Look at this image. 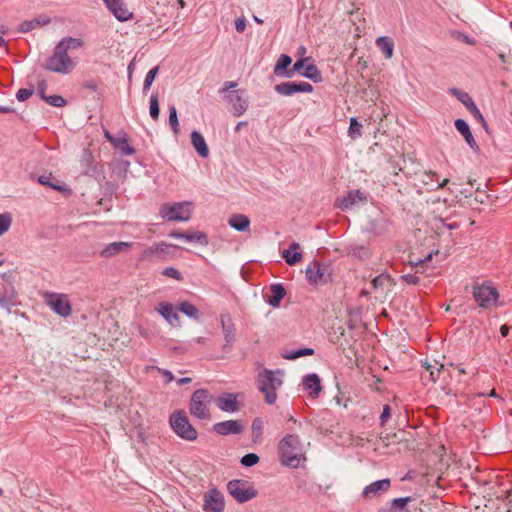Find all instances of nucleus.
<instances>
[{"mask_svg": "<svg viewBox=\"0 0 512 512\" xmlns=\"http://www.w3.org/2000/svg\"><path fill=\"white\" fill-rule=\"evenodd\" d=\"M44 102L50 106L58 107V108L64 107L67 105V100L63 96L58 95V94L48 95L47 98H45Z\"/></svg>", "mask_w": 512, "mask_h": 512, "instance_id": "54", "label": "nucleus"}, {"mask_svg": "<svg viewBox=\"0 0 512 512\" xmlns=\"http://www.w3.org/2000/svg\"><path fill=\"white\" fill-rule=\"evenodd\" d=\"M194 204L190 201L165 203L160 207V216L169 221H189L192 217Z\"/></svg>", "mask_w": 512, "mask_h": 512, "instance_id": "8", "label": "nucleus"}, {"mask_svg": "<svg viewBox=\"0 0 512 512\" xmlns=\"http://www.w3.org/2000/svg\"><path fill=\"white\" fill-rule=\"evenodd\" d=\"M282 258L289 266H294L299 263L303 255L300 252V245L297 242H292L287 249L282 252Z\"/></svg>", "mask_w": 512, "mask_h": 512, "instance_id": "36", "label": "nucleus"}, {"mask_svg": "<svg viewBox=\"0 0 512 512\" xmlns=\"http://www.w3.org/2000/svg\"><path fill=\"white\" fill-rule=\"evenodd\" d=\"M169 425L172 431L185 441H195L198 438V431L190 423L186 412L182 409L175 410L169 416Z\"/></svg>", "mask_w": 512, "mask_h": 512, "instance_id": "6", "label": "nucleus"}, {"mask_svg": "<svg viewBox=\"0 0 512 512\" xmlns=\"http://www.w3.org/2000/svg\"><path fill=\"white\" fill-rule=\"evenodd\" d=\"M246 24H247V21H246L245 17L242 16V17L236 18L234 21L235 30L238 33H243L245 31Z\"/></svg>", "mask_w": 512, "mask_h": 512, "instance_id": "64", "label": "nucleus"}, {"mask_svg": "<svg viewBox=\"0 0 512 512\" xmlns=\"http://www.w3.org/2000/svg\"><path fill=\"white\" fill-rule=\"evenodd\" d=\"M113 165V173H115L119 179L125 180L130 167V162L128 160L120 159Z\"/></svg>", "mask_w": 512, "mask_h": 512, "instance_id": "46", "label": "nucleus"}, {"mask_svg": "<svg viewBox=\"0 0 512 512\" xmlns=\"http://www.w3.org/2000/svg\"><path fill=\"white\" fill-rule=\"evenodd\" d=\"M80 85L81 88L88 89L96 93L98 95V99L103 98L105 90L103 88V81L100 78L84 80Z\"/></svg>", "mask_w": 512, "mask_h": 512, "instance_id": "43", "label": "nucleus"}, {"mask_svg": "<svg viewBox=\"0 0 512 512\" xmlns=\"http://www.w3.org/2000/svg\"><path fill=\"white\" fill-rule=\"evenodd\" d=\"M149 104H150V106H149L150 117L154 121H157L159 119V115H160V104H159L158 93L151 94Z\"/></svg>", "mask_w": 512, "mask_h": 512, "instance_id": "49", "label": "nucleus"}, {"mask_svg": "<svg viewBox=\"0 0 512 512\" xmlns=\"http://www.w3.org/2000/svg\"><path fill=\"white\" fill-rule=\"evenodd\" d=\"M80 165L83 169V173L89 177L98 179L104 173L103 165H98L94 163V156L89 148L83 149L80 159Z\"/></svg>", "mask_w": 512, "mask_h": 512, "instance_id": "15", "label": "nucleus"}, {"mask_svg": "<svg viewBox=\"0 0 512 512\" xmlns=\"http://www.w3.org/2000/svg\"><path fill=\"white\" fill-rule=\"evenodd\" d=\"M362 311H363V307L361 305L350 306V307L347 308V314L350 317H354V318L361 319Z\"/></svg>", "mask_w": 512, "mask_h": 512, "instance_id": "63", "label": "nucleus"}, {"mask_svg": "<svg viewBox=\"0 0 512 512\" xmlns=\"http://www.w3.org/2000/svg\"><path fill=\"white\" fill-rule=\"evenodd\" d=\"M422 367H424L427 371H429V379L434 383L439 379L440 374L445 371L444 364H441L435 370L434 366L432 364H430L428 361L423 362Z\"/></svg>", "mask_w": 512, "mask_h": 512, "instance_id": "52", "label": "nucleus"}, {"mask_svg": "<svg viewBox=\"0 0 512 512\" xmlns=\"http://www.w3.org/2000/svg\"><path fill=\"white\" fill-rule=\"evenodd\" d=\"M159 70H160L159 65H156L147 72L144 82H143V92L144 93H146L150 90L153 82L155 81V79L159 73Z\"/></svg>", "mask_w": 512, "mask_h": 512, "instance_id": "51", "label": "nucleus"}, {"mask_svg": "<svg viewBox=\"0 0 512 512\" xmlns=\"http://www.w3.org/2000/svg\"><path fill=\"white\" fill-rule=\"evenodd\" d=\"M161 274L163 276L175 279L177 281H183V279H184L183 274L178 269H176L175 267H172V266L164 268L162 270Z\"/></svg>", "mask_w": 512, "mask_h": 512, "instance_id": "57", "label": "nucleus"}, {"mask_svg": "<svg viewBox=\"0 0 512 512\" xmlns=\"http://www.w3.org/2000/svg\"><path fill=\"white\" fill-rule=\"evenodd\" d=\"M46 304L60 317L67 318L72 313L71 302L65 294L47 292Z\"/></svg>", "mask_w": 512, "mask_h": 512, "instance_id": "13", "label": "nucleus"}, {"mask_svg": "<svg viewBox=\"0 0 512 512\" xmlns=\"http://www.w3.org/2000/svg\"><path fill=\"white\" fill-rule=\"evenodd\" d=\"M386 278H388V273H382L377 276H375L371 280V286L373 289H378L384 286V283L386 281Z\"/></svg>", "mask_w": 512, "mask_h": 512, "instance_id": "61", "label": "nucleus"}, {"mask_svg": "<svg viewBox=\"0 0 512 512\" xmlns=\"http://www.w3.org/2000/svg\"><path fill=\"white\" fill-rule=\"evenodd\" d=\"M389 226L390 221L384 216L369 218L362 228V232L374 237H381L389 232Z\"/></svg>", "mask_w": 512, "mask_h": 512, "instance_id": "18", "label": "nucleus"}, {"mask_svg": "<svg viewBox=\"0 0 512 512\" xmlns=\"http://www.w3.org/2000/svg\"><path fill=\"white\" fill-rule=\"evenodd\" d=\"M191 138V145L195 152L201 157V158H207L210 154L209 147L207 145V142L202 135L201 132L198 130H193L190 134Z\"/></svg>", "mask_w": 512, "mask_h": 512, "instance_id": "34", "label": "nucleus"}, {"mask_svg": "<svg viewBox=\"0 0 512 512\" xmlns=\"http://www.w3.org/2000/svg\"><path fill=\"white\" fill-rule=\"evenodd\" d=\"M292 71L295 74L311 80L313 83H321L323 81L322 72L314 63L312 57L298 58L292 66Z\"/></svg>", "mask_w": 512, "mask_h": 512, "instance_id": "11", "label": "nucleus"}, {"mask_svg": "<svg viewBox=\"0 0 512 512\" xmlns=\"http://www.w3.org/2000/svg\"><path fill=\"white\" fill-rule=\"evenodd\" d=\"M212 430L221 436L237 435L241 434L244 430L242 420L231 419L222 422L215 423L212 426Z\"/></svg>", "mask_w": 512, "mask_h": 512, "instance_id": "24", "label": "nucleus"}, {"mask_svg": "<svg viewBox=\"0 0 512 512\" xmlns=\"http://www.w3.org/2000/svg\"><path fill=\"white\" fill-rule=\"evenodd\" d=\"M274 90L281 96H293L298 93H312L314 87L306 81H286L276 84Z\"/></svg>", "mask_w": 512, "mask_h": 512, "instance_id": "14", "label": "nucleus"}, {"mask_svg": "<svg viewBox=\"0 0 512 512\" xmlns=\"http://www.w3.org/2000/svg\"><path fill=\"white\" fill-rule=\"evenodd\" d=\"M112 147L119 151L123 156H132L136 152L135 148L130 144V137L128 133L123 129L118 131V138Z\"/></svg>", "mask_w": 512, "mask_h": 512, "instance_id": "33", "label": "nucleus"}, {"mask_svg": "<svg viewBox=\"0 0 512 512\" xmlns=\"http://www.w3.org/2000/svg\"><path fill=\"white\" fill-rule=\"evenodd\" d=\"M213 401V396L205 388L195 390L190 398L189 412L190 414L200 420H210L211 413L209 405Z\"/></svg>", "mask_w": 512, "mask_h": 512, "instance_id": "7", "label": "nucleus"}, {"mask_svg": "<svg viewBox=\"0 0 512 512\" xmlns=\"http://www.w3.org/2000/svg\"><path fill=\"white\" fill-rule=\"evenodd\" d=\"M115 18L121 22L132 19L133 13L129 12L122 0H102Z\"/></svg>", "mask_w": 512, "mask_h": 512, "instance_id": "32", "label": "nucleus"}, {"mask_svg": "<svg viewBox=\"0 0 512 512\" xmlns=\"http://www.w3.org/2000/svg\"><path fill=\"white\" fill-rule=\"evenodd\" d=\"M412 500L411 496L394 498L390 501L389 507L384 509V512H404Z\"/></svg>", "mask_w": 512, "mask_h": 512, "instance_id": "41", "label": "nucleus"}, {"mask_svg": "<svg viewBox=\"0 0 512 512\" xmlns=\"http://www.w3.org/2000/svg\"><path fill=\"white\" fill-rule=\"evenodd\" d=\"M292 61L293 60L290 55L281 54L274 65L273 74L287 79L292 78L294 76V72L291 67Z\"/></svg>", "mask_w": 512, "mask_h": 512, "instance_id": "31", "label": "nucleus"}, {"mask_svg": "<svg viewBox=\"0 0 512 512\" xmlns=\"http://www.w3.org/2000/svg\"><path fill=\"white\" fill-rule=\"evenodd\" d=\"M76 65L77 63L69 56V54L63 52V50L56 45L54 47L53 54L41 64V68L48 72L65 75L72 72Z\"/></svg>", "mask_w": 512, "mask_h": 512, "instance_id": "4", "label": "nucleus"}, {"mask_svg": "<svg viewBox=\"0 0 512 512\" xmlns=\"http://www.w3.org/2000/svg\"><path fill=\"white\" fill-rule=\"evenodd\" d=\"M119 185L115 181H106L104 184V196H108L111 198L114 194H116Z\"/></svg>", "mask_w": 512, "mask_h": 512, "instance_id": "60", "label": "nucleus"}, {"mask_svg": "<svg viewBox=\"0 0 512 512\" xmlns=\"http://www.w3.org/2000/svg\"><path fill=\"white\" fill-rule=\"evenodd\" d=\"M392 416V408L389 404H384L379 416V425L384 427Z\"/></svg>", "mask_w": 512, "mask_h": 512, "instance_id": "59", "label": "nucleus"}, {"mask_svg": "<svg viewBox=\"0 0 512 512\" xmlns=\"http://www.w3.org/2000/svg\"><path fill=\"white\" fill-rule=\"evenodd\" d=\"M454 127L457 132L463 137L466 144L469 148L477 155L481 153V148L479 144L476 142L470 125L468 122L462 118H458L454 121Z\"/></svg>", "mask_w": 512, "mask_h": 512, "instance_id": "20", "label": "nucleus"}, {"mask_svg": "<svg viewBox=\"0 0 512 512\" xmlns=\"http://www.w3.org/2000/svg\"><path fill=\"white\" fill-rule=\"evenodd\" d=\"M460 96H461L460 102L467 108V110L472 114V116L478 121V123L482 126L484 131L489 136H491L492 131H491L485 117L483 116V114L481 113V111L479 110L477 105L475 104L472 97L469 94H463Z\"/></svg>", "mask_w": 512, "mask_h": 512, "instance_id": "27", "label": "nucleus"}, {"mask_svg": "<svg viewBox=\"0 0 512 512\" xmlns=\"http://www.w3.org/2000/svg\"><path fill=\"white\" fill-rule=\"evenodd\" d=\"M376 45L386 59H390L394 53V41L389 36H380L376 39Z\"/></svg>", "mask_w": 512, "mask_h": 512, "instance_id": "40", "label": "nucleus"}, {"mask_svg": "<svg viewBox=\"0 0 512 512\" xmlns=\"http://www.w3.org/2000/svg\"><path fill=\"white\" fill-rule=\"evenodd\" d=\"M260 461V457L256 453H247L240 458V464L242 467L250 468L257 465Z\"/></svg>", "mask_w": 512, "mask_h": 512, "instance_id": "53", "label": "nucleus"}, {"mask_svg": "<svg viewBox=\"0 0 512 512\" xmlns=\"http://www.w3.org/2000/svg\"><path fill=\"white\" fill-rule=\"evenodd\" d=\"M34 85L29 84V88H21L16 93V99L19 102H24L28 100L34 93Z\"/></svg>", "mask_w": 512, "mask_h": 512, "instance_id": "58", "label": "nucleus"}, {"mask_svg": "<svg viewBox=\"0 0 512 512\" xmlns=\"http://www.w3.org/2000/svg\"><path fill=\"white\" fill-rule=\"evenodd\" d=\"M229 226L238 232H247L250 230V219L244 214H233L228 219Z\"/></svg>", "mask_w": 512, "mask_h": 512, "instance_id": "38", "label": "nucleus"}, {"mask_svg": "<svg viewBox=\"0 0 512 512\" xmlns=\"http://www.w3.org/2000/svg\"><path fill=\"white\" fill-rule=\"evenodd\" d=\"M275 374L283 375L282 370H270L264 368L257 377V388L264 394V401L268 405H272L277 400L276 390L283 384L282 379L277 378Z\"/></svg>", "mask_w": 512, "mask_h": 512, "instance_id": "2", "label": "nucleus"}, {"mask_svg": "<svg viewBox=\"0 0 512 512\" xmlns=\"http://www.w3.org/2000/svg\"><path fill=\"white\" fill-rule=\"evenodd\" d=\"M270 293L264 294V301L273 308H279L281 301L285 298L287 290L282 283H273L269 287Z\"/></svg>", "mask_w": 512, "mask_h": 512, "instance_id": "29", "label": "nucleus"}, {"mask_svg": "<svg viewBox=\"0 0 512 512\" xmlns=\"http://www.w3.org/2000/svg\"><path fill=\"white\" fill-rule=\"evenodd\" d=\"M302 387L308 393V397L311 399L319 398L322 393L323 387L321 378L317 373L306 374L302 378Z\"/></svg>", "mask_w": 512, "mask_h": 512, "instance_id": "25", "label": "nucleus"}, {"mask_svg": "<svg viewBox=\"0 0 512 512\" xmlns=\"http://www.w3.org/2000/svg\"><path fill=\"white\" fill-rule=\"evenodd\" d=\"M155 310L164 318V320L172 327L180 325V317L177 307L167 301H162L158 304Z\"/></svg>", "mask_w": 512, "mask_h": 512, "instance_id": "28", "label": "nucleus"}, {"mask_svg": "<svg viewBox=\"0 0 512 512\" xmlns=\"http://www.w3.org/2000/svg\"><path fill=\"white\" fill-rule=\"evenodd\" d=\"M278 455L283 466L297 468L302 456L299 436L286 434L278 443Z\"/></svg>", "mask_w": 512, "mask_h": 512, "instance_id": "1", "label": "nucleus"}, {"mask_svg": "<svg viewBox=\"0 0 512 512\" xmlns=\"http://www.w3.org/2000/svg\"><path fill=\"white\" fill-rule=\"evenodd\" d=\"M315 354V350L310 347H300L286 351L282 354V357L286 360H296L301 357L312 356Z\"/></svg>", "mask_w": 512, "mask_h": 512, "instance_id": "44", "label": "nucleus"}, {"mask_svg": "<svg viewBox=\"0 0 512 512\" xmlns=\"http://www.w3.org/2000/svg\"><path fill=\"white\" fill-rule=\"evenodd\" d=\"M347 254L360 261H367L372 257V250L368 245L352 243L347 246Z\"/></svg>", "mask_w": 512, "mask_h": 512, "instance_id": "37", "label": "nucleus"}, {"mask_svg": "<svg viewBox=\"0 0 512 512\" xmlns=\"http://www.w3.org/2000/svg\"><path fill=\"white\" fill-rule=\"evenodd\" d=\"M237 86L235 81L224 82L219 93H224V99L232 105V114L235 117L242 116L248 109V100L245 97L244 89L232 90Z\"/></svg>", "mask_w": 512, "mask_h": 512, "instance_id": "5", "label": "nucleus"}, {"mask_svg": "<svg viewBox=\"0 0 512 512\" xmlns=\"http://www.w3.org/2000/svg\"><path fill=\"white\" fill-rule=\"evenodd\" d=\"M472 296L478 307L482 309H489L492 306L498 308L504 305L499 301L500 294L498 289L491 284V282H483L475 284L472 290Z\"/></svg>", "mask_w": 512, "mask_h": 512, "instance_id": "3", "label": "nucleus"}, {"mask_svg": "<svg viewBox=\"0 0 512 512\" xmlns=\"http://www.w3.org/2000/svg\"><path fill=\"white\" fill-rule=\"evenodd\" d=\"M220 323L225 340L223 348L225 349L226 347H231L232 343L235 341L236 328L228 311H222L220 313Z\"/></svg>", "mask_w": 512, "mask_h": 512, "instance_id": "26", "label": "nucleus"}, {"mask_svg": "<svg viewBox=\"0 0 512 512\" xmlns=\"http://www.w3.org/2000/svg\"><path fill=\"white\" fill-rule=\"evenodd\" d=\"M306 280L310 285H325L332 282L333 271L330 263L313 260L306 268Z\"/></svg>", "mask_w": 512, "mask_h": 512, "instance_id": "10", "label": "nucleus"}, {"mask_svg": "<svg viewBox=\"0 0 512 512\" xmlns=\"http://www.w3.org/2000/svg\"><path fill=\"white\" fill-rule=\"evenodd\" d=\"M37 182L42 186L59 192L64 197H70L73 194L72 189L65 182L56 179L52 173L40 175L37 178Z\"/></svg>", "mask_w": 512, "mask_h": 512, "instance_id": "21", "label": "nucleus"}, {"mask_svg": "<svg viewBox=\"0 0 512 512\" xmlns=\"http://www.w3.org/2000/svg\"><path fill=\"white\" fill-rule=\"evenodd\" d=\"M168 111H169V116H168L169 126L171 127L174 134L177 135L180 132V124H179V120H178L177 109L174 105H170Z\"/></svg>", "mask_w": 512, "mask_h": 512, "instance_id": "50", "label": "nucleus"}, {"mask_svg": "<svg viewBox=\"0 0 512 512\" xmlns=\"http://www.w3.org/2000/svg\"><path fill=\"white\" fill-rule=\"evenodd\" d=\"M50 23H51V18L49 16H47L45 14H40L31 20L22 21L19 24L17 31L19 33H28L37 27L48 25Z\"/></svg>", "mask_w": 512, "mask_h": 512, "instance_id": "35", "label": "nucleus"}, {"mask_svg": "<svg viewBox=\"0 0 512 512\" xmlns=\"http://www.w3.org/2000/svg\"><path fill=\"white\" fill-rule=\"evenodd\" d=\"M368 201V193L360 189L349 190L342 198H337L336 206L342 211H347L354 204H366Z\"/></svg>", "mask_w": 512, "mask_h": 512, "instance_id": "16", "label": "nucleus"}, {"mask_svg": "<svg viewBox=\"0 0 512 512\" xmlns=\"http://www.w3.org/2000/svg\"><path fill=\"white\" fill-rule=\"evenodd\" d=\"M391 487V480L384 478L381 480L374 481L367 485L363 491L362 496L364 498H375L387 492Z\"/></svg>", "mask_w": 512, "mask_h": 512, "instance_id": "30", "label": "nucleus"}, {"mask_svg": "<svg viewBox=\"0 0 512 512\" xmlns=\"http://www.w3.org/2000/svg\"><path fill=\"white\" fill-rule=\"evenodd\" d=\"M239 394L223 392L214 401L216 406L223 412L235 413L240 410L241 403L238 401Z\"/></svg>", "mask_w": 512, "mask_h": 512, "instance_id": "23", "label": "nucleus"}, {"mask_svg": "<svg viewBox=\"0 0 512 512\" xmlns=\"http://www.w3.org/2000/svg\"><path fill=\"white\" fill-rule=\"evenodd\" d=\"M131 247V244L128 242L118 241L108 244L101 252V255L105 258H110L115 256L121 251L127 250Z\"/></svg>", "mask_w": 512, "mask_h": 512, "instance_id": "42", "label": "nucleus"}, {"mask_svg": "<svg viewBox=\"0 0 512 512\" xmlns=\"http://www.w3.org/2000/svg\"><path fill=\"white\" fill-rule=\"evenodd\" d=\"M177 310L192 320H200L201 313L199 309L189 301H180L177 304Z\"/></svg>", "mask_w": 512, "mask_h": 512, "instance_id": "39", "label": "nucleus"}, {"mask_svg": "<svg viewBox=\"0 0 512 512\" xmlns=\"http://www.w3.org/2000/svg\"><path fill=\"white\" fill-rule=\"evenodd\" d=\"M227 491L233 499L239 503H246L258 496V490L254 484L244 479H233L227 483Z\"/></svg>", "mask_w": 512, "mask_h": 512, "instance_id": "9", "label": "nucleus"}, {"mask_svg": "<svg viewBox=\"0 0 512 512\" xmlns=\"http://www.w3.org/2000/svg\"><path fill=\"white\" fill-rule=\"evenodd\" d=\"M252 441L257 443L261 440L263 434V420L261 417H256L252 421Z\"/></svg>", "mask_w": 512, "mask_h": 512, "instance_id": "48", "label": "nucleus"}, {"mask_svg": "<svg viewBox=\"0 0 512 512\" xmlns=\"http://www.w3.org/2000/svg\"><path fill=\"white\" fill-rule=\"evenodd\" d=\"M12 217L9 213H0V236L5 234L11 227Z\"/></svg>", "mask_w": 512, "mask_h": 512, "instance_id": "56", "label": "nucleus"}, {"mask_svg": "<svg viewBox=\"0 0 512 512\" xmlns=\"http://www.w3.org/2000/svg\"><path fill=\"white\" fill-rule=\"evenodd\" d=\"M224 496L217 488H211L204 494L203 510L205 512H223Z\"/></svg>", "mask_w": 512, "mask_h": 512, "instance_id": "17", "label": "nucleus"}, {"mask_svg": "<svg viewBox=\"0 0 512 512\" xmlns=\"http://www.w3.org/2000/svg\"><path fill=\"white\" fill-rule=\"evenodd\" d=\"M362 127V124L358 121L356 117L350 118L348 136L352 140L360 138L362 136Z\"/></svg>", "mask_w": 512, "mask_h": 512, "instance_id": "47", "label": "nucleus"}, {"mask_svg": "<svg viewBox=\"0 0 512 512\" xmlns=\"http://www.w3.org/2000/svg\"><path fill=\"white\" fill-rule=\"evenodd\" d=\"M83 45V40L71 36L62 38L58 43L63 52L68 53L69 50L77 49Z\"/></svg>", "mask_w": 512, "mask_h": 512, "instance_id": "45", "label": "nucleus"}, {"mask_svg": "<svg viewBox=\"0 0 512 512\" xmlns=\"http://www.w3.org/2000/svg\"><path fill=\"white\" fill-rule=\"evenodd\" d=\"M168 237L175 239H183L187 242H195L202 246H207L209 244L208 234L204 231L196 230V231H181L178 229H174L168 233Z\"/></svg>", "mask_w": 512, "mask_h": 512, "instance_id": "19", "label": "nucleus"}, {"mask_svg": "<svg viewBox=\"0 0 512 512\" xmlns=\"http://www.w3.org/2000/svg\"><path fill=\"white\" fill-rule=\"evenodd\" d=\"M460 395L466 398V404H469L477 397L481 398V397L488 396V397L499 398V395L497 394L495 389H491L489 391V393H487V394L480 392V393H473V394L460 393Z\"/></svg>", "mask_w": 512, "mask_h": 512, "instance_id": "55", "label": "nucleus"}, {"mask_svg": "<svg viewBox=\"0 0 512 512\" xmlns=\"http://www.w3.org/2000/svg\"><path fill=\"white\" fill-rule=\"evenodd\" d=\"M20 304L18 301V293L12 283L4 285L0 288V307L11 313L12 308Z\"/></svg>", "mask_w": 512, "mask_h": 512, "instance_id": "22", "label": "nucleus"}, {"mask_svg": "<svg viewBox=\"0 0 512 512\" xmlns=\"http://www.w3.org/2000/svg\"><path fill=\"white\" fill-rule=\"evenodd\" d=\"M181 249L178 245L161 241L146 248L142 252L141 260H151L154 256L160 260L172 259L175 257V251Z\"/></svg>", "mask_w": 512, "mask_h": 512, "instance_id": "12", "label": "nucleus"}, {"mask_svg": "<svg viewBox=\"0 0 512 512\" xmlns=\"http://www.w3.org/2000/svg\"><path fill=\"white\" fill-rule=\"evenodd\" d=\"M400 280L409 285H418L420 283V278L414 274H404L400 277Z\"/></svg>", "mask_w": 512, "mask_h": 512, "instance_id": "62", "label": "nucleus"}]
</instances>
